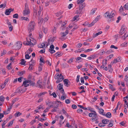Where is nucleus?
Masks as SVG:
<instances>
[{
	"label": "nucleus",
	"mask_w": 128,
	"mask_h": 128,
	"mask_svg": "<svg viewBox=\"0 0 128 128\" xmlns=\"http://www.w3.org/2000/svg\"><path fill=\"white\" fill-rule=\"evenodd\" d=\"M35 26V24L34 21H31L30 22L28 26V30L30 32L34 30Z\"/></svg>",
	"instance_id": "nucleus-1"
},
{
	"label": "nucleus",
	"mask_w": 128,
	"mask_h": 128,
	"mask_svg": "<svg viewBox=\"0 0 128 128\" xmlns=\"http://www.w3.org/2000/svg\"><path fill=\"white\" fill-rule=\"evenodd\" d=\"M30 13V10L28 7L27 3L25 4V8L23 12V14L24 16H26L28 15Z\"/></svg>",
	"instance_id": "nucleus-2"
},
{
	"label": "nucleus",
	"mask_w": 128,
	"mask_h": 128,
	"mask_svg": "<svg viewBox=\"0 0 128 128\" xmlns=\"http://www.w3.org/2000/svg\"><path fill=\"white\" fill-rule=\"evenodd\" d=\"M55 79H57L56 81V82L58 83L62 81L64 79L63 76L61 74H58L54 76Z\"/></svg>",
	"instance_id": "nucleus-3"
},
{
	"label": "nucleus",
	"mask_w": 128,
	"mask_h": 128,
	"mask_svg": "<svg viewBox=\"0 0 128 128\" xmlns=\"http://www.w3.org/2000/svg\"><path fill=\"white\" fill-rule=\"evenodd\" d=\"M27 42H28V45L31 46L35 44L36 43V40L32 37L29 38V40H28V39L27 38Z\"/></svg>",
	"instance_id": "nucleus-4"
},
{
	"label": "nucleus",
	"mask_w": 128,
	"mask_h": 128,
	"mask_svg": "<svg viewBox=\"0 0 128 128\" xmlns=\"http://www.w3.org/2000/svg\"><path fill=\"white\" fill-rule=\"evenodd\" d=\"M34 83L30 80H26L23 83V85L25 87H27L29 85L34 86Z\"/></svg>",
	"instance_id": "nucleus-5"
},
{
	"label": "nucleus",
	"mask_w": 128,
	"mask_h": 128,
	"mask_svg": "<svg viewBox=\"0 0 128 128\" xmlns=\"http://www.w3.org/2000/svg\"><path fill=\"white\" fill-rule=\"evenodd\" d=\"M22 46V42L19 41L16 42L14 46L15 49L16 50H19L21 48Z\"/></svg>",
	"instance_id": "nucleus-6"
},
{
	"label": "nucleus",
	"mask_w": 128,
	"mask_h": 128,
	"mask_svg": "<svg viewBox=\"0 0 128 128\" xmlns=\"http://www.w3.org/2000/svg\"><path fill=\"white\" fill-rule=\"evenodd\" d=\"M100 16H98L91 24H88V26L89 27L92 26L98 20H99L100 19Z\"/></svg>",
	"instance_id": "nucleus-7"
},
{
	"label": "nucleus",
	"mask_w": 128,
	"mask_h": 128,
	"mask_svg": "<svg viewBox=\"0 0 128 128\" xmlns=\"http://www.w3.org/2000/svg\"><path fill=\"white\" fill-rule=\"evenodd\" d=\"M68 33V30H66L65 32H62L60 33L61 36L60 39L62 40H63L64 39V37L66 36Z\"/></svg>",
	"instance_id": "nucleus-8"
},
{
	"label": "nucleus",
	"mask_w": 128,
	"mask_h": 128,
	"mask_svg": "<svg viewBox=\"0 0 128 128\" xmlns=\"http://www.w3.org/2000/svg\"><path fill=\"white\" fill-rule=\"evenodd\" d=\"M93 113H90L89 114V116L90 117L93 118L96 116L97 114L96 112L94 110L92 111Z\"/></svg>",
	"instance_id": "nucleus-9"
},
{
	"label": "nucleus",
	"mask_w": 128,
	"mask_h": 128,
	"mask_svg": "<svg viewBox=\"0 0 128 128\" xmlns=\"http://www.w3.org/2000/svg\"><path fill=\"white\" fill-rule=\"evenodd\" d=\"M64 83L65 86L67 87H68L70 85V83L69 81L67 79H65L64 80Z\"/></svg>",
	"instance_id": "nucleus-10"
},
{
	"label": "nucleus",
	"mask_w": 128,
	"mask_h": 128,
	"mask_svg": "<svg viewBox=\"0 0 128 128\" xmlns=\"http://www.w3.org/2000/svg\"><path fill=\"white\" fill-rule=\"evenodd\" d=\"M8 81V79H6L5 81L4 84H1V89L2 90L5 87L6 85L7 84Z\"/></svg>",
	"instance_id": "nucleus-11"
},
{
	"label": "nucleus",
	"mask_w": 128,
	"mask_h": 128,
	"mask_svg": "<svg viewBox=\"0 0 128 128\" xmlns=\"http://www.w3.org/2000/svg\"><path fill=\"white\" fill-rule=\"evenodd\" d=\"M13 10H12V8H9L7 9L6 10L5 12V14L7 15H9L10 13Z\"/></svg>",
	"instance_id": "nucleus-12"
},
{
	"label": "nucleus",
	"mask_w": 128,
	"mask_h": 128,
	"mask_svg": "<svg viewBox=\"0 0 128 128\" xmlns=\"http://www.w3.org/2000/svg\"><path fill=\"white\" fill-rule=\"evenodd\" d=\"M126 27L124 26H123L120 29V34L121 35L122 34L124 33L126 30Z\"/></svg>",
	"instance_id": "nucleus-13"
},
{
	"label": "nucleus",
	"mask_w": 128,
	"mask_h": 128,
	"mask_svg": "<svg viewBox=\"0 0 128 128\" xmlns=\"http://www.w3.org/2000/svg\"><path fill=\"white\" fill-rule=\"evenodd\" d=\"M36 84L37 86L39 88H42V82L40 80H38Z\"/></svg>",
	"instance_id": "nucleus-14"
},
{
	"label": "nucleus",
	"mask_w": 128,
	"mask_h": 128,
	"mask_svg": "<svg viewBox=\"0 0 128 128\" xmlns=\"http://www.w3.org/2000/svg\"><path fill=\"white\" fill-rule=\"evenodd\" d=\"M57 89L59 90H61L62 88V85L61 84H59L57 87Z\"/></svg>",
	"instance_id": "nucleus-15"
},
{
	"label": "nucleus",
	"mask_w": 128,
	"mask_h": 128,
	"mask_svg": "<svg viewBox=\"0 0 128 128\" xmlns=\"http://www.w3.org/2000/svg\"><path fill=\"white\" fill-rule=\"evenodd\" d=\"M46 93V92H45L40 93L38 94V97L39 98L42 97L44 96Z\"/></svg>",
	"instance_id": "nucleus-16"
},
{
	"label": "nucleus",
	"mask_w": 128,
	"mask_h": 128,
	"mask_svg": "<svg viewBox=\"0 0 128 128\" xmlns=\"http://www.w3.org/2000/svg\"><path fill=\"white\" fill-rule=\"evenodd\" d=\"M35 63V61L34 60H32L29 62V65L34 66Z\"/></svg>",
	"instance_id": "nucleus-17"
},
{
	"label": "nucleus",
	"mask_w": 128,
	"mask_h": 128,
	"mask_svg": "<svg viewBox=\"0 0 128 128\" xmlns=\"http://www.w3.org/2000/svg\"><path fill=\"white\" fill-rule=\"evenodd\" d=\"M102 122L104 124H107L109 122V120L108 119H104L102 120Z\"/></svg>",
	"instance_id": "nucleus-18"
},
{
	"label": "nucleus",
	"mask_w": 128,
	"mask_h": 128,
	"mask_svg": "<svg viewBox=\"0 0 128 128\" xmlns=\"http://www.w3.org/2000/svg\"><path fill=\"white\" fill-rule=\"evenodd\" d=\"M46 42H43L41 45H40V46H38V48H42L45 46V44H46Z\"/></svg>",
	"instance_id": "nucleus-19"
},
{
	"label": "nucleus",
	"mask_w": 128,
	"mask_h": 128,
	"mask_svg": "<svg viewBox=\"0 0 128 128\" xmlns=\"http://www.w3.org/2000/svg\"><path fill=\"white\" fill-rule=\"evenodd\" d=\"M124 10H128V3H126L124 6Z\"/></svg>",
	"instance_id": "nucleus-20"
},
{
	"label": "nucleus",
	"mask_w": 128,
	"mask_h": 128,
	"mask_svg": "<svg viewBox=\"0 0 128 128\" xmlns=\"http://www.w3.org/2000/svg\"><path fill=\"white\" fill-rule=\"evenodd\" d=\"M85 6L84 3H83L79 6V10H82Z\"/></svg>",
	"instance_id": "nucleus-21"
},
{
	"label": "nucleus",
	"mask_w": 128,
	"mask_h": 128,
	"mask_svg": "<svg viewBox=\"0 0 128 128\" xmlns=\"http://www.w3.org/2000/svg\"><path fill=\"white\" fill-rule=\"evenodd\" d=\"M102 33V32L101 31L100 32H98L97 33H96V34H94L93 36V37L94 38L95 37L98 35L101 34Z\"/></svg>",
	"instance_id": "nucleus-22"
},
{
	"label": "nucleus",
	"mask_w": 128,
	"mask_h": 128,
	"mask_svg": "<svg viewBox=\"0 0 128 128\" xmlns=\"http://www.w3.org/2000/svg\"><path fill=\"white\" fill-rule=\"evenodd\" d=\"M115 15L114 12L112 11L111 12L109 15V18H111L114 16Z\"/></svg>",
	"instance_id": "nucleus-23"
},
{
	"label": "nucleus",
	"mask_w": 128,
	"mask_h": 128,
	"mask_svg": "<svg viewBox=\"0 0 128 128\" xmlns=\"http://www.w3.org/2000/svg\"><path fill=\"white\" fill-rule=\"evenodd\" d=\"M97 10V8H94L92 9V10H91V12H90V14H94L96 11Z\"/></svg>",
	"instance_id": "nucleus-24"
},
{
	"label": "nucleus",
	"mask_w": 128,
	"mask_h": 128,
	"mask_svg": "<svg viewBox=\"0 0 128 128\" xmlns=\"http://www.w3.org/2000/svg\"><path fill=\"white\" fill-rule=\"evenodd\" d=\"M112 64H110L108 65V68L109 69V71L110 72H112Z\"/></svg>",
	"instance_id": "nucleus-25"
},
{
	"label": "nucleus",
	"mask_w": 128,
	"mask_h": 128,
	"mask_svg": "<svg viewBox=\"0 0 128 128\" xmlns=\"http://www.w3.org/2000/svg\"><path fill=\"white\" fill-rule=\"evenodd\" d=\"M128 36V33H125L123 35V36L122 37V38L124 40L125 39V38H126Z\"/></svg>",
	"instance_id": "nucleus-26"
},
{
	"label": "nucleus",
	"mask_w": 128,
	"mask_h": 128,
	"mask_svg": "<svg viewBox=\"0 0 128 128\" xmlns=\"http://www.w3.org/2000/svg\"><path fill=\"white\" fill-rule=\"evenodd\" d=\"M114 121L111 120L110 121V122L109 124L108 125V127H111L113 125Z\"/></svg>",
	"instance_id": "nucleus-27"
},
{
	"label": "nucleus",
	"mask_w": 128,
	"mask_h": 128,
	"mask_svg": "<svg viewBox=\"0 0 128 128\" xmlns=\"http://www.w3.org/2000/svg\"><path fill=\"white\" fill-rule=\"evenodd\" d=\"M25 72V71L23 70L20 72H18V74L20 76H21L23 75Z\"/></svg>",
	"instance_id": "nucleus-28"
},
{
	"label": "nucleus",
	"mask_w": 128,
	"mask_h": 128,
	"mask_svg": "<svg viewBox=\"0 0 128 128\" xmlns=\"http://www.w3.org/2000/svg\"><path fill=\"white\" fill-rule=\"evenodd\" d=\"M42 64H40L38 66V70L39 72H40L42 71Z\"/></svg>",
	"instance_id": "nucleus-29"
},
{
	"label": "nucleus",
	"mask_w": 128,
	"mask_h": 128,
	"mask_svg": "<svg viewBox=\"0 0 128 128\" xmlns=\"http://www.w3.org/2000/svg\"><path fill=\"white\" fill-rule=\"evenodd\" d=\"M22 114L19 112H17L14 114V116L16 117H18Z\"/></svg>",
	"instance_id": "nucleus-30"
},
{
	"label": "nucleus",
	"mask_w": 128,
	"mask_h": 128,
	"mask_svg": "<svg viewBox=\"0 0 128 128\" xmlns=\"http://www.w3.org/2000/svg\"><path fill=\"white\" fill-rule=\"evenodd\" d=\"M110 12H106L104 14V16L105 17L109 18Z\"/></svg>",
	"instance_id": "nucleus-31"
},
{
	"label": "nucleus",
	"mask_w": 128,
	"mask_h": 128,
	"mask_svg": "<svg viewBox=\"0 0 128 128\" xmlns=\"http://www.w3.org/2000/svg\"><path fill=\"white\" fill-rule=\"evenodd\" d=\"M62 112L63 113V114L65 115H66V116H68L69 115L66 112V111L64 110V109H63L62 110Z\"/></svg>",
	"instance_id": "nucleus-32"
},
{
	"label": "nucleus",
	"mask_w": 128,
	"mask_h": 128,
	"mask_svg": "<svg viewBox=\"0 0 128 128\" xmlns=\"http://www.w3.org/2000/svg\"><path fill=\"white\" fill-rule=\"evenodd\" d=\"M85 0H78L77 4H80L82 3Z\"/></svg>",
	"instance_id": "nucleus-33"
},
{
	"label": "nucleus",
	"mask_w": 128,
	"mask_h": 128,
	"mask_svg": "<svg viewBox=\"0 0 128 128\" xmlns=\"http://www.w3.org/2000/svg\"><path fill=\"white\" fill-rule=\"evenodd\" d=\"M21 19L22 20H24L26 21H29L28 18L26 17L23 16L21 18Z\"/></svg>",
	"instance_id": "nucleus-34"
},
{
	"label": "nucleus",
	"mask_w": 128,
	"mask_h": 128,
	"mask_svg": "<svg viewBox=\"0 0 128 128\" xmlns=\"http://www.w3.org/2000/svg\"><path fill=\"white\" fill-rule=\"evenodd\" d=\"M5 98L4 97L2 96H0V100L2 102H3L4 101Z\"/></svg>",
	"instance_id": "nucleus-35"
},
{
	"label": "nucleus",
	"mask_w": 128,
	"mask_h": 128,
	"mask_svg": "<svg viewBox=\"0 0 128 128\" xmlns=\"http://www.w3.org/2000/svg\"><path fill=\"white\" fill-rule=\"evenodd\" d=\"M119 62L116 59H115L114 60L113 62H112L111 63V64H116L117 62Z\"/></svg>",
	"instance_id": "nucleus-36"
},
{
	"label": "nucleus",
	"mask_w": 128,
	"mask_h": 128,
	"mask_svg": "<svg viewBox=\"0 0 128 128\" xmlns=\"http://www.w3.org/2000/svg\"><path fill=\"white\" fill-rule=\"evenodd\" d=\"M106 116L107 117L110 118L111 116V114L110 112H108L106 114Z\"/></svg>",
	"instance_id": "nucleus-37"
},
{
	"label": "nucleus",
	"mask_w": 128,
	"mask_h": 128,
	"mask_svg": "<svg viewBox=\"0 0 128 128\" xmlns=\"http://www.w3.org/2000/svg\"><path fill=\"white\" fill-rule=\"evenodd\" d=\"M38 11V14H40L42 10V8L40 6H39Z\"/></svg>",
	"instance_id": "nucleus-38"
},
{
	"label": "nucleus",
	"mask_w": 128,
	"mask_h": 128,
	"mask_svg": "<svg viewBox=\"0 0 128 128\" xmlns=\"http://www.w3.org/2000/svg\"><path fill=\"white\" fill-rule=\"evenodd\" d=\"M49 52L50 53L52 54L55 52V50L54 49H49Z\"/></svg>",
	"instance_id": "nucleus-39"
},
{
	"label": "nucleus",
	"mask_w": 128,
	"mask_h": 128,
	"mask_svg": "<svg viewBox=\"0 0 128 128\" xmlns=\"http://www.w3.org/2000/svg\"><path fill=\"white\" fill-rule=\"evenodd\" d=\"M79 16L78 15H77L75 16L74 18H73V21H75L76 20V21L78 20V17Z\"/></svg>",
	"instance_id": "nucleus-40"
},
{
	"label": "nucleus",
	"mask_w": 128,
	"mask_h": 128,
	"mask_svg": "<svg viewBox=\"0 0 128 128\" xmlns=\"http://www.w3.org/2000/svg\"><path fill=\"white\" fill-rule=\"evenodd\" d=\"M61 55L62 53L60 52H57L55 54V55H56V57H57L58 56H60Z\"/></svg>",
	"instance_id": "nucleus-41"
},
{
	"label": "nucleus",
	"mask_w": 128,
	"mask_h": 128,
	"mask_svg": "<svg viewBox=\"0 0 128 128\" xmlns=\"http://www.w3.org/2000/svg\"><path fill=\"white\" fill-rule=\"evenodd\" d=\"M107 60H104L102 62V65L103 66H105L107 64Z\"/></svg>",
	"instance_id": "nucleus-42"
},
{
	"label": "nucleus",
	"mask_w": 128,
	"mask_h": 128,
	"mask_svg": "<svg viewBox=\"0 0 128 128\" xmlns=\"http://www.w3.org/2000/svg\"><path fill=\"white\" fill-rule=\"evenodd\" d=\"M47 119V118L46 117H45L44 118H39L38 120L42 122L44 121L45 120Z\"/></svg>",
	"instance_id": "nucleus-43"
},
{
	"label": "nucleus",
	"mask_w": 128,
	"mask_h": 128,
	"mask_svg": "<svg viewBox=\"0 0 128 128\" xmlns=\"http://www.w3.org/2000/svg\"><path fill=\"white\" fill-rule=\"evenodd\" d=\"M82 46V44L81 43L78 44L76 46L78 48H80Z\"/></svg>",
	"instance_id": "nucleus-44"
},
{
	"label": "nucleus",
	"mask_w": 128,
	"mask_h": 128,
	"mask_svg": "<svg viewBox=\"0 0 128 128\" xmlns=\"http://www.w3.org/2000/svg\"><path fill=\"white\" fill-rule=\"evenodd\" d=\"M123 10H124V8H123V7L122 6H120V8L119 11L120 12L122 13Z\"/></svg>",
	"instance_id": "nucleus-45"
},
{
	"label": "nucleus",
	"mask_w": 128,
	"mask_h": 128,
	"mask_svg": "<svg viewBox=\"0 0 128 128\" xmlns=\"http://www.w3.org/2000/svg\"><path fill=\"white\" fill-rule=\"evenodd\" d=\"M74 58H71L68 61H67V62L68 63H70L73 62Z\"/></svg>",
	"instance_id": "nucleus-46"
},
{
	"label": "nucleus",
	"mask_w": 128,
	"mask_h": 128,
	"mask_svg": "<svg viewBox=\"0 0 128 128\" xmlns=\"http://www.w3.org/2000/svg\"><path fill=\"white\" fill-rule=\"evenodd\" d=\"M26 61H24V60L23 59H22V60L21 62H20V64L23 65H24Z\"/></svg>",
	"instance_id": "nucleus-47"
},
{
	"label": "nucleus",
	"mask_w": 128,
	"mask_h": 128,
	"mask_svg": "<svg viewBox=\"0 0 128 128\" xmlns=\"http://www.w3.org/2000/svg\"><path fill=\"white\" fill-rule=\"evenodd\" d=\"M8 27L9 28V30L10 32H11L12 31L13 28V26H8Z\"/></svg>",
	"instance_id": "nucleus-48"
},
{
	"label": "nucleus",
	"mask_w": 128,
	"mask_h": 128,
	"mask_svg": "<svg viewBox=\"0 0 128 128\" xmlns=\"http://www.w3.org/2000/svg\"><path fill=\"white\" fill-rule=\"evenodd\" d=\"M104 111V110L102 108H100V109H99V112L100 114H102L103 113Z\"/></svg>",
	"instance_id": "nucleus-49"
},
{
	"label": "nucleus",
	"mask_w": 128,
	"mask_h": 128,
	"mask_svg": "<svg viewBox=\"0 0 128 128\" xmlns=\"http://www.w3.org/2000/svg\"><path fill=\"white\" fill-rule=\"evenodd\" d=\"M43 31L45 34H46L47 32L48 29L47 28H43Z\"/></svg>",
	"instance_id": "nucleus-50"
},
{
	"label": "nucleus",
	"mask_w": 128,
	"mask_h": 128,
	"mask_svg": "<svg viewBox=\"0 0 128 128\" xmlns=\"http://www.w3.org/2000/svg\"><path fill=\"white\" fill-rule=\"evenodd\" d=\"M10 107L9 108L8 107V109L7 110L9 112L10 111V109L12 108V105H11V104H10Z\"/></svg>",
	"instance_id": "nucleus-51"
},
{
	"label": "nucleus",
	"mask_w": 128,
	"mask_h": 128,
	"mask_svg": "<svg viewBox=\"0 0 128 128\" xmlns=\"http://www.w3.org/2000/svg\"><path fill=\"white\" fill-rule=\"evenodd\" d=\"M50 41H52V40H51L50 39L48 40V42H46V44H45V46H46V47H47L48 46L49 44L50 43Z\"/></svg>",
	"instance_id": "nucleus-52"
},
{
	"label": "nucleus",
	"mask_w": 128,
	"mask_h": 128,
	"mask_svg": "<svg viewBox=\"0 0 128 128\" xmlns=\"http://www.w3.org/2000/svg\"><path fill=\"white\" fill-rule=\"evenodd\" d=\"M6 6V4H2L0 5V8H4Z\"/></svg>",
	"instance_id": "nucleus-53"
},
{
	"label": "nucleus",
	"mask_w": 128,
	"mask_h": 128,
	"mask_svg": "<svg viewBox=\"0 0 128 128\" xmlns=\"http://www.w3.org/2000/svg\"><path fill=\"white\" fill-rule=\"evenodd\" d=\"M110 48H114L116 49H117L118 48L116 46L113 45H112L110 46Z\"/></svg>",
	"instance_id": "nucleus-54"
},
{
	"label": "nucleus",
	"mask_w": 128,
	"mask_h": 128,
	"mask_svg": "<svg viewBox=\"0 0 128 128\" xmlns=\"http://www.w3.org/2000/svg\"><path fill=\"white\" fill-rule=\"evenodd\" d=\"M93 50V49L92 48H89L88 49L86 50H85L84 52H90V51H92Z\"/></svg>",
	"instance_id": "nucleus-55"
},
{
	"label": "nucleus",
	"mask_w": 128,
	"mask_h": 128,
	"mask_svg": "<svg viewBox=\"0 0 128 128\" xmlns=\"http://www.w3.org/2000/svg\"><path fill=\"white\" fill-rule=\"evenodd\" d=\"M18 14H16L14 15L13 17L14 18H17L18 17Z\"/></svg>",
	"instance_id": "nucleus-56"
},
{
	"label": "nucleus",
	"mask_w": 128,
	"mask_h": 128,
	"mask_svg": "<svg viewBox=\"0 0 128 128\" xmlns=\"http://www.w3.org/2000/svg\"><path fill=\"white\" fill-rule=\"evenodd\" d=\"M97 120V118L96 117H95L94 118H92L91 119V120L92 122H94L95 120Z\"/></svg>",
	"instance_id": "nucleus-57"
},
{
	"label": "nucleus",
	"mask_w": 128,
	"mask_h": 128,
	"mask_svg": "<svg viewBox=\"0 0 128 128\" xmlns=\"http://www.w3.org/2000/svg\"><path fill=\"white\" fill-rule=\"evenodd\" d=\"M56 28H53L52 30V34H54L56 32Z\"/></svg>",
	"instance_id": "nucleus-58"
},
{
	"label": "nucleus",
	"mask_w": 128,
	"mask_h": 128,
	"mask_svg": "<svg viewBox=\"0 0 128 128\" xmlns=\"http://www.w3.org/2000/svg\"><path fill=\"white\" fill-rule=\"evenodd\" d=\"M80 77V76L79 75H78L77 76L76 78V81L77 82H78L79 81Z\"/></svg>",
	"instance_id": "nucleus-59"
},
{
	"label": "nucleus",
	"mask_w": 128,
	"mask_h": 128,
	"mask_svg": "<svg viewBox=\"0 0 128 128\" xmlns=\"http://www.w3.org/2000/svg\"><path fill=\"white\" fill-rule=\"evenodd\" d=\"M81 10H77L76 12V13L77 14H80L81 13Z\"/></svg>",
	"instance_id": "nucleus-60"
},
{
	"label": "nucleus",
	"mask_w": 128,
	"mask_h": 128,
	"mask_svg": "<svg viewBox=\"0 0 128 128\" xmlns=\"http://www.w3.org/2000/svg\"><path fill=\"white\" fill-rule=\"evenodd\" d=\"M127 44V42H126L122 44L121 45L122 46L125 47L126 46Z\"/></svg>",
	"instance_id": "nucleus-61"
},
{
	"label": "nucleus",
	"mask_w": 128,
	"mask_h": 128,
	"mask_svg": "<svg viewBox=\"0 0 128 128\" xmlns=\"http://www.w3.org/2000/svg\"><path fill=\"white\" fill-rule=\"evenodd\" d=\"M80 80L81 83L82 84L84 83V78L83 77H81L80 78Z\"/></svg>",
	"instance_id": "nucleus-62"
},
{
	"label": "nucleus",
	"mask_w": 128,
	"mask_h": 128,
	"mask_svg": "<svg viewBox=\"0 0 128 128\" xmlns=\"http://www.w3.org/2000/svg\"><path fill=\"white\" fill-rule=\"evenodd\" d=\"M124 80L126 82H128V76H126L124 78Z\"/></svg>",
	"instance_id": "nucleus-63"
},
{
	"label": "nucleus",
	"mask_w": 128,
	"mask_h": 128,
	"mask_svg": "<svg viewBox=\"0 0 128 128\" xmlns=\"http://www.w3.org/2000/svg\"><path fill=\"white\" fill-rule=\"evenodd\" d=\"M32 50L31 48H29L27 51V52L28 54H30L31 52L32 51Z\"/></svg>",
	"instance_id": "nucleus-64"
}]
</instances>
